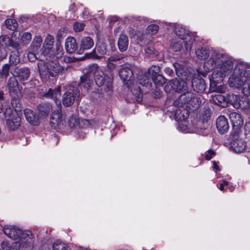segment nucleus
Wrapping results in <instances>:
<instances>
[{
  "label": "nucleus",
  "mask_w": 250,
  "mask_h": 250,
  "mask_svg": "<svg viewBox=\"0 0 250 250\" xmlns=\"http://www.w3.org/2000/svg\"><path fill=\"white\" fill-rule=\"evenodd\" d=\"M195 54L199 60H205L210 54V57L204 64L208 70L214 68L209 78L210 90L211 92H225L226 86L221 83L224 78L233 69V59L226 53H221L214 50L209 52L208 49L203 47L198 48L195 51Z\"/></svg>",
  "instance_id": "nucleus-1"
},
{
  "label": "nucleus",
  "mask_w": 250,
  "mask_h": 250,
  "mask_svg": "<svg viewBox=\"0 0 250 250\" xmlns=\"http://www.w3.org/2000/svg\"><path fill=\"white\" fill-rule=\"evenodd\" d=\"M61 86H58L54 89H49L45 92L43 97L46 98H51L54 100L57 109L54 111L50 117V123L54 125H57L61 127L63 125L64 122V117L62 114L61 103L60 100L61 97Z\"/></svg>",
  "instance_id": "nucleus-2"
},
{
  "label": "nucleus",
  "mask_w": 250,
  "mask_h": 250,
  "mask_svg": "<svg viewBox=\"0 0 250 250\" xmlns=\"http://www.w3.org/2000/svg\"><path fill=\"white\" fill-rule=\"evenodd\" d=\"M46 57V62L38 63L40 77L42 81H47L50 77H56L63 70V68L58 62V60L52 59L49 61Z\"/></svg>",
  "instance_id": "nucleus-3"
},
{
  "label": "nucleus",
  "mask_w": 250,
  "mask_h": 250,
  "mask_svg": "<svg viewBox=\"0 0 250 250\" xmlns=\"http://www.w3.org/2000/svg\"><path fill=\"white\" fill-rule=\"evenodd\" d=\"M249 78H250V70L247 69L243 65L239 64L234 68L233 72L229 79L228 83L231 87L240 89L245 85Z\"/></svg>",
  "instance_id": "nucleus-4"
},
{
  "label": "nucleus",
  "mask_w": 250,
  "mask_h": 250,
  "mask_svg": "<svg viewBox=\"0 0 250 250\" xmlns=\"http://www.w3.org/2000/svg\"><path fill=\"white\" fill-rule=\"evenodd\" d=\"M201 103L200 98L195 96L190 89L182 93L173 102L175 106L194 109L198 108Z\"/></svg>",
  "instance_id": "nucleus-5"
},
{
  "label": "nucleus",
  "mask_w": 250,
  "mask_h": 250,
  "mask_svg": "<svg viewBox=\"0 0 250 250\" xmlns=\"http://www.w3.org/2000/svg\"><path fill=\"white\" fill-rule=\"evenodd\" d=\"M90 73L93 76L96 84L101 86L105 84L108 89H110L112 84V80L109 77L105 76L104 72L99 69L97 64L90 66Z\"/></svg>",
  "instance_id": "nucleus-6"
},
{
  "label": "nucleus",
  "mask_w": 250,
  "mask_h": 250,
  "mask_svg": "<svg viewBox=\"0 0 250 250\" xmlns=\"http://www.w3.org/2000/svg\"><path fill=\"white\" fill-rule=\"evenodd\" d=\"M173 31L175 34L180 39L185 40L183 42L185 43L186 50H190L195 40L192 34L182 25L179 24L174 25Z\"/></svg>",
  "instance_id": "nucleus-7"
},
{
  "label": "nucleus",
  "mask_w": 250,
  "mask_h": 250,
  "mask_svg": "<svg viewBox=\"0 0 250 250\" xmlns=\"http://www.w3.org/2000/svg\"><path fill=\"white\" fill-rule=\"evenodd\" d=\"M190 89L191 88L186 82L177 79L170 81L165 86V90L167 92L175 91L183 93Z\"/></svg>",
  "instance_id": "nucleus-8"
},
{
  "label": "nucleus",
  "mask_w": 250,
  "mask_h": 250,
  "mask_svg": "<svg viewBox=\"0 0 250 250\" xmlns=\"http://www.w3.org/2000/svg\"><path fill=\"white\" fill-rule=\"evenodd\" d=\"M7 86L10 94L12 97H22L21 89L19 85L18 82L15 78H9Z\"/></svg>",
  "instance_id": "nucleus-9"
},
{
  "label": "nucleus",
  "mask_w": 250,
  "mask_h": 250,
  "mask_svg": "<svg viewBox=\"0 0 250 250\" xmlns=\"http://www.w3.org/2000/svg\"><path fill=\"white\" fill-rule=\"evenodd\" d=\"M107 52L105 43L103 42H99L96 44L93 51L87 54V57L89 58L99 59L105 55Z\"/></svg>",
  "instance_id": "nucleus-10"
},
{
  "label": "nucleus",
  "mask_w": 250,
  "mask_h": 250,
  "mask_svg": "<svg viewBox=\"0 0 250 250\" xmlns=\"http://www.w3.org/2000/svg\"><path fill=\"white\" fill-rule=\"evenodd\" d=\"M133 66L129 65H125L123 66L119 70V74L120 78L124 82H131L134 79L133 73Z\"/></svg>",
  "instance_id": "nucleus-11"
},
{
  "label": "nucleus",
  "mask_w": 250,
  "mask_h": 250,
  "mask_svg": "<svg viewBox=\"0 0 250 250\" xmlns=\"http://www.w3.org/2000/svg\"><path fill=\"white\" fill-rule=\"evenodd\" d=\"M230 145L232 150L237 153L244 152L247 147L246 142L242 139L237 137V135H236L232 137Z\"/></svg>",
  "instance_id": "nucleus-12"
},
{
  "label": "nucleus",
  "mask_w": 250,
  "mask_h": 250,
  "mask_svg": "<svg viewBox=\"0 0 250 250\" xmlns=\"http://www.w3.org/2000/svg\"><path fill=\"white\" fill-rule=\"evenodd\" d=\"M78 94L79 91L77 88H73V89H69L62 95L63 104L65 106L71 105L75 101L76 96H78Z\"/></svg>",
  "instance_id": "nucleus-13"
},
{
  "label": "nucleus",
  "mask_w": 250,
  "mask_h": 250,
  "mask_svg": "<svg viewBox=\"0 0 250 250\" xmlns=\"http://www.w3.org/2000/svg\"><path fill=\"white\" fill-rule=\"evenodd\" d=\"M3 230L5 235L13 240L19 239L22 234V230L15 226H5Z\"/></svg>",
  "instance_id": "nucleus-14"
},
{
  "label": "nucleus",
  "mask_w": 250,
  "mask_h": 250,
  "mask_svg": "<svg viewBox=\"0 0 250 250\" xmlns=\"http://www.w3.org/2000/svg\"><path fill=\"white\" fill-rule=\"evenodd\" d=\"M93 83V76L90 73V67L89 70L83 76L81 77V81L79 86L88 91Z\"/></svg>",
  "instance_id": "nucleus-15"
},
{
  "label": "nucleus",
  "mask_w": 250,
  "mask_h": 250,
  "mask_svg": "<svg viewBox=\"0 0 250 250\" xmlns=\"http://www.w3.org/2000/svg\"><path fill=\"white\" fill-rule=\"evenodd\" d=\"M0 44L5 47H11L17 51L20 49V44L18 42L14 41L7 35H3L0 37Z\"/></svg>",
  "instance_id": "nucleus-16"
},
{
  "label": "nucleus",
  "mask_w": 250,
  "mask_h": 250,
  "mask_svg": "<svg viewBox=\"0 0 250 250\" xmlns=\"http://www.w3.org/2000/svg\"><path fill=\"white\" fill-rule=\"evenodd\" d=\"M226 105L228 104H231L236 108L242 107V102L241 97L233 93H229L226 95Z\"/></svg>",
  "instance_id": "nucleus-17"
},
{
  "label": "nucleus",
  "mask_w": 250,
  "mask_h": 250,
  "mask_svg": "<svg viewBox=\"0 0 250 250\" xmlns=\"http://www.w3.org/2000/svg\"><path fill=\"white\" fill-rule=\"evenodd\" d=\"M94 42L90 37L83 38L80 43V49L77 51L79 54H82L85 50L90 49L94 46Z\"/></svg>",
  "instance_id": "nucleus-18"
},
{
  "label": "nucleus",
  "mask_w": 250,
  "mask_h": 250,
  "mask_svg": "<svg viewBox=\"0 0 250 250\" xmlns=\"http://www.w3.org/2000/svg\"><path fill=\"white\" fill-rule=\"evenodd\" d=\"M54 42V39L52 36L49 35L46 37L42 48V55L44 57H46L48 56V54H50Z\"/></svg>",
  "instance_id": "nucleus-19"
},
{
  "label": "nucleus",
  "mask_w": 250,
  "mask_h": 250,
  "mask_svg": "<svg viewBox=\"0 0 250 250\" xmlns=\"http://www.w3.org/2000/svg\"><path fill=\"white\" fill-rule=\"evenodd\" d=\"M24 114L26 120L30 124L34 125L39 124V117L34 111L30 109H25L24 110Z\"/></svg>",
  "instance_id": "nucleus-20"
},
{
  "label": "nucleus",
  "mask_w": 250,
  "mask_h": 250,
  "mask_svg": "<svg viewBox=\"0 0 250 250\" xmlns=\"http://www.w3.org/2000/svg\"><path fill=\"white\" fill-rule=\"evenodd\" d=\"M63 55V50L62 46L59 42H57L55 44V52L51 50L50 54H48L47 59L49 61H51L52 59L59 60L61 59Z\"/></svg>",
  "instance_id": "nucleus-21"
},
{
  "label": "nucleus",
  "mask_w": 250,
  "mask_h": 250,
  "mask_svg": "<svg viewBox=\"0 0 250 250\" xmlns=\"http://www.w3.org/2000/svg\"><path fill=\"white\" fill-rule=\"evenodd\" d=\"M216 126L218 131L221 134H224L228 130L229 123L225 116H221L217 119Z\"/></svg>",
  "instance_id": "nucleus-22"
},
{
  "label": "nucleus",
  "mask_w": 250,
  "mask_h": 250,
  "mask_svg": "<svg viewBox=\"0 0 250 250\" xmlns=\"http://www.w3.org/2000/svg\"><path fill=\"white\" fill-rule=\"evenodd\" d=\"M65 49L66 52L69 54L74 53L78 49L76 40L74 37H68L65 42Z\"/></svg>",
  "instance_id": "nucleus-23"
},
{
  "label": "nucleus",
  "mask_w": 250,
  "mask_h": 250,
  "mask_svg": "<svg viewBox=\"0 0 250 250\" xmlns=\"http://www.w3.org/2000/svg\"><path fill=\"white\" fill-rule=\"evenodd\" d=\"M32 234L30 231L27 230L23 232L22 230V234L19 238L21 242L18 243L21 244V246L22 245L23 247L30 246L32 243Z\"/></svg>",
  "instance_id": "nucleus-24"
},
{
  "label": "nucleus",
  "mask_w": 250,
  "mask_h": 250,
  "mask_svg": "<svg viewBox=\"0 0 250 250\" xmlns=\"http://www.w3.org/2000/svg\"><path fill=\"white\" fill-rule=\"evenodd\" d=\"M192 85L194 90L198 93L204 92L206 87L205 81L202 79H194L192 81Z\"/></svg>",
  "instance_id": "nucleus-25"
},
{
  "label": "nucleus",
  "mask_w": 250,
  "mask_h": 250,
  "mask_svg": "<svg viewBox=\"0 0 250 250\" xmlns=\"http://www.w3.org/2000/svg\"><path fill=\"white\" fill-rule=\"evenodd\" d=\"M128 43V37L124 34H121L118 42V46L119 50L121 52H124L126 50Z\"/></svg>",
  "instance_id": "nucleus-26"
},
{
  "label": "nucleus",
  "mask_w": 250,
  "mask_h": 250,
  "mask_svg": "<svg viewBox=\"0 0 250 250\" xmlns=\"http://www.w3.org/2000/svg\"><path fill=\"white\" fill-rule=\"evenodd\" d=\"M21 121V119L20 117L13 116L6 120V124L10 129L15 130L20 125Z\"/></svg>",
  "instance_id": "nucleus-27"
},
{
  "label": "nucleus",
  "mask_w": 250,
  "mask_h": 250,
  "mask_svg": "<svg viewBox=\"0 0 250 250\" xmlns=\"http://www.w3.org/2000/svg\"><path fill=\"white\" fill-rule=\"evenodd\" d=\"M229 117L233 126H239L243 124V121L240 114L232 112L229 113Z\"/></svg>",
  "instance_id": "nucleus-28"
},
{
  "label": "nucleus",
  "mask_w": 250,
  "mask_h": 250,
  "mask_svg": "<svg viewBox=\"0 0 250 250\" xmlns=\"http://www.w3.org/2000/svg\"><path fill=\"white\" fill-rule=\"evenodd\" d=\"M39 111L42 116H47L52 111V106L48 103H44L39 106Z\"/></svg>",
  "instance_id": "nucleus-29"
},
{
  "label": "nucleus",
  "mask_w": 250,
  "mask_h": 250,
  "mask_svg": "<svg viewBox=\"0 0 250 250\" xmlns=\"http://www.w3.org/2000/svg\"><path fill=\"white\" fill-rule=\"evenodd\" d=\"M226 96L219 94L215 95L212 97V100L215 104L224 106L226 105Z\"/></svg>",
  "instance_id": "nucleus-30"
},
{
  "label": "nucleus",
  "mask_w": 250,
  "mask_h": 250,
  "mask_svg": "<svg viewBox=\"0 0 250 250\" xmlns=\"http://www.w3.org/2000/svg\"><path fill=\"white\" fill-rule=\"evenodd\" d=\"M21 244L18 242H15L11 245H9L6 241H4L1 244L2 250H18Z\"/></svg>",
  "instance_id": "nucleus-31"
},
{
  "label": "nucleus",
  "mask_w": 250,
  "mask_h": 250,
  "mask_svg": "<svg viewBox=\"0 0 250 250\" xmlns=\"http://www.w3.org/2000/svg\"><path fill=\"white\" fill-rule=\"evenodd\" d=\"M151 79L154 83L158 86L162 85L166 82V79L160 74L155 76H152Z\"/></svg>",
  "instance_id": "nucleus-32"
},
{
  "label": "nucleus",
  "mask_w": 250,
  "mask_h": 250,
  "mask_svg": "<svg viewBox=\"0 0 250 250\" xmlns=\"http://www.w3.org/2000/svg\"><path fill=\"white\" fill-rule=\"evenodd\" d=\"M52 248L53 250H67L66 245L60 240L56 241Z\"/></svg>",
  "instance_id": "nucleus-33"
},
{
  "label": "nucleus",
  "mask_w": 250,
  "mask_h": 250,
  "mask_svg": "<svg viewBox=\"0 0 250 250\" xmlns=\"http://www.w3.org/2000/svg\"><path fill=\"white\" fill-rule=\"evenodd\" d=\"M6 27L12 31L15 30L18 26V23L13 19H7L5 21Z\"/></svg>",
  "instance_id": "nucleus-34"
},
{
  "label": "nucleus",
  "mask_w": 250,
  "mask_h": 250,
  "mask_svg": "<svg viewBox=\"0 0 250 250\" xmlns=\"http://www.w3.org/2000/svg\"><path fill=\"white\" fill-rule=\"evenodd\" d=\"M19 76L23 80H27L30 76V70L27 67L21 68L19 69Z\"/></svg>",
  "instance_id": "nucleus-35"
},
{
  "label": "nucleus",
  "mask_w": 250,
  "mask_h": 250,
  "mask_svg": "<svg viewBox=\"0 0 250 250\" xmlns=\"http://www.w3.org/2000/svg\"><path fill=\"white\" fill-rule=\"evenodd\" d=\"M42 40L41 36H36L32 42L33 49L34 51H37L40 48L42 43Z\"/></svg>",
  "instance_id": "nucleus-36"
},
{
  "label": "nucleus",
  "mask_w": 250,
  "mask_h": 250,
  "mask_svg": "<svg viewBox=\"0 0 250 250\" xmlns=\"http://www.w3.org/2000/svg\"><path fill=\"white\" fill-rule=\"evenodd\" d=\"M160 72V67L158 65H152L148 70V73L151 76V78L152 76H157L159 74Z\"/></svg>",
  "instance_id": "nucleus-37"
},
{
  "label": "nucleus",
  "mask_w": 250,
  "mask_h": 250,
  "mask_svg": "<svg viewBox=\"0 0 250 250\" xmlns=\"http://www.w3.org/2000/svg\"><path fill=\"white\" fill-rule=\"evenodd\" d=\"M19 98L12 97L11 100V105L16 112L20 111L21 109V104L18 99Z\"/></svg>",
  "instance_id": "nucleus-38"
},
{
  "label": "nucleus",
  "mask_w": 250,
  "mask_h": 250,
  "mask_svg": "<svg viewBox=\"0 0 250 250\" xmlns=\"http://www.w3.org/2000/svg\"><path fill=\"white\" fill-rule=\"evenodd\" d=\"M10 68L9 64H4L2 69L0 71V77L3 78H7L9 75V72Z\"/></svg>",
  "instance_id": "nucleus-39"
},
{
  "label": "nucleus",
  "mask_w": 250,
  "mask_h": 250,
  "mask_svg": "<svg viewBox=\"0 0 250 250\" xmlns=\"http://www.w3.org/2000/svg\"><path fill=\"white\" fill-rule=\"evenodd\" d=\"M32 39V35L29 32H25L21 36V41L23 44H28Z\"/></svg>",
  "instance_id": "nucleus-40"
},
{
  "label": "nucleus",
  "mask_w": 250,
  "mask_h": 250,
  "mask_svg": "<svg viewBox=\"0 0 250 250\" xmlns=\"http://www.w3.org/2000/svg\"><path fill=\"white\" fill-rule=\"evenodd\" d=\"M159 29V27L156 24H151L147 27V30L149 34L155 35L157 33Z\"/></svg>",
  "instance_id": "nucleus-41"
},
{
  "label": "nucleus",
  "mask_w": 250,
  "mask_h": 250,
  "mask_svg": "<svg viewBox=\"0 0 250 250\" xmlns=\"http://www.w3.org/2000/svg\"><path fill=\"white\" fill-rule=\"evenodd\" d=\"M20 62V59L19 56L14 54L11 55L9 58V63L11 64L17 65Z\"/></svg>",
  "instance_id": "nucleus-42"
},
{
  "label": "nucleus",
  "mask_w": 250,
  "mask_h": 250,
  "mask_svg": "<svg viewBox=\"0 0 250 250\" xmlns=\"http://www.w3.org/2000/svg\"><path fill=\"white\" fill-rule=\"evenodd\" d=\"M84 26L83 23L76 22L73 24V29L76 32H81L84 29Z\"/></svg>",
  "instance_id": "nucleus-43"
},
{
  "label": "nucleus",
  "mask_w": 250,
  "mask_h": 250,
  "mask_svg": "<svg viewBox=\"0 0 250 250\" xmlns=\"http://www.w3.org/2000/svg\"><path fill=\"white\" fill-rule=\"evenodd\" d=\"M183 42L179 41L172 43L171 48L174 51H180L182 48Z\"/></svg>",
  "instance_id": "nucleus-44"
},
{
  "label": "nucleus",
  "mask_w": 250,
  "mask_h": 250,
  "mask_svg": "<svg viewBox=\"0 0 250 250\" xmlns=\"http://www.w3.org/2000/svg\"><path fill=\"white\" fill-rule=\"evenodd\" d=\"M139 83L143 86H147L149 83V79L146 76L139 79Z\"/></svg>",
  "instance_id": "nucleus-45"
},
{
  "label": "nucleus",
  "mask_w": 250,
  "mask_h": 250,
  "mask_svg": "<svg viewBox=\"0 0 250 250\" xmlns=\"http://www.w3.org/2000/svg\"><path fill=\"white\" fill-rule=\"evenodd\" d=\"M66 36L65 28H61L59 30L57 33V42H59L61 39H62Z\"/></svg>",
  "instance_id": "nucleus-46"
},
{
  "label": "nucleus",
  "mask_w": 250,
  "mask_h": 250,
  "mask_svg": "<svg viewBox=\"0 0 250 250\" xmlns=\"http://www.w3.org/2000/svg\"><path fill=\"white\" fill-rule=\"evenodd\" d=\"M242 108L249 110L250 111V100L245 99L242 102Z\"/></svg>",
  "instance_id": "nucleus-47"
},
{
  "label": "nucleus",
  "mask_w": 250,
  "mask_h": 250,
  "mask_svg": "<svg viewBox=\"0 0 250 250\" xmlns=\"http://www.w3.org/2000/svg\"><path fill=\"white\" fill-rule=\"evenodd\" d=\"M215 155V152L212 150H208L206 153L205 158L207 160H210Z\"/></svg>",
  "instance_id": "nucleus-48"
},
{
  "label": "nucleus",
  "mask_w": 250,
  "mask_h": 250,
  "mask_svg": "<svg viewBox=\"0 0 250 250\" xmlns=\"http://www.w3.org/2000/svg\"><path fill=\"white\" fill-rule=\"evenodd\" d=\"M77 124V122L75 118L71 117L69 118L68 121V125L70 127L73 128Z\"/></svg>",
  "instance_id": "nucleus-49"
},
{
  "label": "nucleus",
  "mask_w": 250,
  "mask_h": 250,
  "mask_svg": "<svg viewBox=\"0 0 250 250\" xmlns=\"http://www.w3.org/2000/svg\"><path fill=\"white\" fill-rule=\"evenodd\" d=\"M7 54V51L5 48H0V61L6 58Z\"/></svg>",
  "instance_id": "nucleus-50"
},
{
  "label": "nucleus",
  "mask_w": 250,
  "mask_h": 250,
  "mask_svg": "<svg viewBox=\"0 0 250 250\" xmlns=\"http://www.w3.org/2000/svg\"><path fill=\"white\" fill-rule=\"evenodd\" d=\"M177 74L182 73V67L178 63H175L173 64Z\"/></svg>",
  "instance_id": "nucleus-51"
},
{
  "label": "nucleus",
  "mask_w": 250,
  "mask_h": 250,
  "mask_svg": "<svg viewBox=\"0 0 250 250\" xmlns=\"http://www.w3.org/2000/svg\"><path fill=\"white\" fill-rule=\"evenodd\" d=\"M83 124L84 126H88L89 125V122L86 120L81 119L79 122V125L81 127H84V126H83Z\"/></svg>",
  "instance_id": "nucleus-52"
},
{
  "label": "nucleus",
  "mask_w": 250,
  "mask_h": 250,
  "mask_svg": "<svg viewBox=\"0 0 250 250\" xmlns=\"http://www.w3.org/2000/svg\"><path fill=\"white\" fill-rule=\"evenodd\" d=\"M121 58L122 57L118 56H111L108 58V61L111 62H115L120 60Z\"/></svg>",
  "instance_id": "nucleus-53"
},
{
  "label": "nucleus",
  "mask_w": 250,
  "mask_h": 250,
  "mask_svg": "<svg viewBox=\"0 0 250 250\" xmlns=\"http://www.w3.org/2000/svg\"><path fill=\"white\" fill-rule=\"evenodd\" d=\"M154 49L152 47L148 46L145 49V52L149 55L154 53Z\"/></svg>",
  "instance_id": "nucleus-54"
},
{
  "label": "nucleus",
  "mask_w": 250,
  "mask_h": 250,
  "mask_svg": "<svg viewBox=\"0 0 250 250\" xmlns=\"http://www.w3.org/2000/svg\"><path fill=\"white\" fill-rule=\"evenodd\" d=\"M165 71L170 76H171L173 74V70L169 67H166L165 69Z\"/></svg>",
  "instance_id": "nucleus-55"
},
{
  "label": "nucleus",
  "mask_w": 250,
  "mask_h": 250,
  "mask_svg": "<svg viewBox=\"0 0 250 250\" xmlns=\"http://www.w3.org/2000/svg\"><path fill=\"white\" fill-rule=\"evenodd\" d=\"M28 57L30 61H33L36 59L35 55L32 53H29Z\"/></svg>",
  "instance_id": "nucleus-56"
},
{
  "label": "nucleus",
  "mask_w": 250,
  "mask_h": 250,
  "mask_svg": "<svg viewBox=\"0 0 250 250\" xmlns=\"http://www.w3.org/2000/svg\"><path fill=\"white\" fill-rule=\"evenodd\" d=\"M213 168L217 171L220 170V168H219V166H218L217 163L215 161H214L213 162Z\"/></svg>",
  "instance_id": "nucleus-57"
},
{
  "label": "nucleus",
  "mask_w": 250,
  "mask_h": 250,
  "mask_svg": "<svg viewBox=\"0 0 250 250\" xmlns=\"http://www.w3.org/2000/svg\"><path fill=\"white\" fill-rule=\"evenodd\" d=\"M79 137L83 138L85 135V133L83 132L82 131H79Z\"/></svg>",
  "instance_id": "nucleus-58"
},
{
  "label": "nucleus",
  "mask_w": 250,
  "mask_h": 250,
  "mask_svg": "<svg viewBox=\"0 0 250 250\" xmlns=\"http://www.w3.org/2000/svg\"><path fill=\"white\" fill-rule=\"evenodd\" d=\"M245 126L247 129L249 130L250 132V121L246 124Z\"/></svg>",
  "instance_id": "nucleus-59"
},
{
  "label": "nucleus",
  "mask_w": 250,
  "mask_h": 250,
  "mask_svg": "<svg viewBox=\"0 0 250 250\" xmlns=\"http://www.w3.org/2000/svg\"><path fill=\"white\" fill-rule=\"evenodd\" d=\"M135 19H136V20H138L139 21H142V20H143L145 22H146V19H144V18H141L140 17H138L137 18H136Z\"/></svg>",
  "instance_id": "nucleus-60"
},
{
  "label": "nucleus",
  "mask_w": 250,
  "mask_h": 250,
  "mask_svg": "<svg viewBox=\"0 0 250 250\" xmlns=\"http://www.w3.org/2000/svg\"><path fill=\"white\" fill-rule=\"evenodd\" d=\"M198 73L199 75H202L203 77H206L207 75V73L206 72H201L200 71H198Z\"/></svg>",
  "instance_id": "nucleus-61"
},
{
  "label": "nucleus",
  "mask_w": 250,
  "mask_h": 250,
  "mask_svg": "<svg viewBox=\"0 0 250 250\" xmlns=\"http://www.w3.org/2000/svg\"><path fill=\"white\" fill-rule=\"evenodd\" d=\"M181 112H182V111H180V109L176 110V111H175V116H177V118H178V116H180V115L179 114V113H181Z\"/></svg>",
  "instance_id": "nucleus-62"
},
{
  "label": "nucleus",
  "mask_w": 250,
  "mask_h": 250,
  "mask_svg": "<svg viewBox=\"0 0 250 250\" xmlns=\"http://www.w3.org/2000/svg\"><path fill=\"white\" fill-rule=\"evenodd\" d=\"M224 186L223 185V184L221 183L220 185V187H219V188L220 189V190L223 191L224 189Z\"/></svg>",
  "instance_id": "nucleus-63"
},
{
  "label": "nucleus",
  "mask_w": 250,
  "mask_h": 250,
  "mask_svg": "<svg viewBox=\"0 0 250 250\" xmlns=\"http://www.w3.org/2000/svg\"><path fill=\"white\" fill-rule=\"evenodd\" d=\"M108 65L110 68L114 67V64L112 63H111V62H109V63H108Z\"/></svg>",
  "instance_id": "nucleus-64"
}]
</instances>
